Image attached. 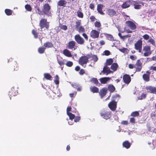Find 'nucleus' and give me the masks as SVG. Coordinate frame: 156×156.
Here are the masks:
<instances>
[{"mask_svg":"<svg viewBox=\"0 0 156 156\" xmlns=\"http://www.w3.org/2000/svg\"><path fill=\"white\" fill-rule=\"evenodd\" d=\"M39 25L41 29L45 27L47 30H48L49 22L47 21V20L46 19H42L40 21Z\"/></svg>","mask_w":156,"mask_h":156,"instance_id":"obj_1","label":"nucleus"},{"mask_svg":"<svg viewBox=\"0 0 156 156\" xmlns=\"http://www.w3.org/2000/svg\"><path fill=\"white\" fill-rule=\"evenodd\" d=\"M112 112L105 110L101 111L100 113V115L103 119H109L111 117Z\"/></svg>","mask_w":156,"mask_h":156,"instance_id":"obj_2","label":"nucleus"},{"mask_svg":"<svg viewBox=\"0 0 156 156\" xmlns=\"http://www.w3.org/2000/svg\"><path fill=\"white\" fill-rule=\"evenodd\" d=\"M142 41L141 40H138L134 44L135 49L138 50L139 52L141 53L142 50Z\"/></svg>","mask_w":156,"mask_h":156,"instance_id":"obj_3","label":"nucleus"},{"mask_svg":"<svg viewBox=\"0 0 156 156\" xmlns=\"http://www.w3.org/2000/svg\"><path fill=\"white\" fill-rule=\"evenodd\" d=\"M143 51L144 52V55L145 57L148 56L151 54V46L146 45L143 48Z\"/></svg>","mask_w":156,"mask_h":156,"instance_id":"obj_4","label":"nucleus"},{"mask_svg":"<svg viewBox=\"0 0 156 156\" xmlns=\"http://www.w3.org/2000/svg\"><path fill=\"white\" fill-rule=\"evenodd\" d=\"M88 58L86 56H82L79 59V63L83 66L84 64H86L88 62Z\"/></svg>","mask_w":156,"mask_h":156,"instance_id":"obj_5","label":"nucleus"},{"mask_svg":"<svg viewBox=\"0 0 156 156\" xmlns=\"http://www.w3.org/2000/svg\"><path fill=\"white\" fill-rule=\"evenodd\" d=\"M74 39L78 44L80 45L83 44L85 42L84 39L79 34L75 36Z\"/></svg>","mask_w":156,"mask_h":156,"instance_id":"obj_6","label":"nucleus"},{"mask_svg":"<svg viewBox=\"0 0 156 156\" xmlns=\"http://www.w3.org/2000/svg\"><path fill=\"white\" fill-rule=\"evenodd\" d=\"M135 65V68L136 69V72H139L141 70L142 68V63L140 60H138L136 62Z\"/></svg>","mask_w":156,"mask_h":156,"instance_id":"obj_7","label":"nucleus"},{"mask_svg":"<svg viewBox=\"0 0 156 156\" xmlns=\"http://www.w3.org/2000/svg\"><path fill=\"white\" fill-rule=\"evenodd\" d=\"M108 107L112 111H114L116 109L117 107V103L116 102L111 101L108 104Z\"/></svg>","mask_w":156,"mask_h":156,"instance_id":"obj_8","label":"nucleus"},{"mask_svg":"<svg viewBox=\"0 0 156 156\" xmlns=\"http://www.w3.org/2000/svg\"><path fill=\"white\" fill-rule=\"evenodd\" d=\"M18 64L16 61H14L12 63V66L11 69V72L13 73H15L18 70L19 68Z\"/></svg>","mask_w":156,"mask_h":156,"instance_id":"obj_9","label":"nucleus"},{"mask_svg":"<svg viewBox=\"0 0 156 156\" xmlns=\"http://www.w3.org/2000/svg\"><path fill=\"white\" fill-rule=\"evenodd\" d=\"M123 82L126 84L128 85L131 81V78L130 76L127 74H125L123 76Z\"/></svg>","mask_w":156,"mask_h":156,"instance_id":"obj_10","label":"nucleus"},{"mask_svg":"<svg viewBox=\"0 0 156 156\" xmlns=\"http://www.w3.org/2000/svg\"><path fill=\"white\" fill-rule=\"evenodd\" d=\"M76 42L73 41H70L68 43L67 47L68 49L72 50H75L76 49Z\"/></svg>","mask_w":156,"mask_h":156,"instance_id":"obj_11","label":"nucleus"},{"mask_svg":"<svg viewBox=\"0 0 156 156\" xmlns=\"http://www.w3.org/2000/svg\"><path fill=\"white\" fill-rule=\"evenodd\" d=\"M43 11V13L45 15H48L51 9V7L48 3H46L44 5Z\"/></svg>","mask_w":156,"mask_h":156,"instance_id":"obj_12","label":"nucleus"},{"mask_svg":"<svg viewBox=\"0 0 156 156\" xmlns=\"http://www.w3.org/2000/svg\"><path fill=\"white\" fill-rule=\"evenodd\" d=\"M126 25L132 30H134L136 28V24L130 20H128L126 22Z\"/></svg>","mask_w":156,"mask_h":156,"instance_id":"obj_13","label":"nucleus"},{"mask_svg":"<svg viewBox=\"0 0 156 156\" xmlns=\"http://www.w3.org/2000/svg\"><path fill=\"white\" fill-rule=\"evenodd\" d=\"M145 89L147 92L156 94V87L152 86H148L145 87Z\"/></svg>","mask_w":156,"mask_h":156,"instance_id":"obj_14","label":"nucleus"},{"mask_svg":"<svg viewBox=\"0 0 156 156\" xmlns=\"http://www.w3.org/2000/svg\"><path fill=\"white\" fill-rule=\"evenodd\" d=\"M151 72L148 71L146 72V73L143 75L142 77L143 80L146 82H148L150 80V75Z\"/></svg>","mask_w":156,"mask_h":156,"instance_id":"obj_15","label":"nucleus"},{"mask_svg":"<svg viewBox=\"0 0 156 156\" xmlns=\"http://www.w3.org/2000/svg\"><path fill=\"white\" fill-rule=\"evenodd\" d=\"M99 32L95 30H92L90 33V36L93 38H98L99 36Z\"/></svg>","mask_w":156,"mask_h":156,"instance_id":"obj_16","label":"nucleus"},{"mask_svg":"<svg viewBox=\"0 0 156 156\" xmlns=\"http://www.w3.org/2000/svg\"><path fill=\"white\" fill-rule=\"evenodd\" d=\"M108 89L106 87H105L102 88L99 92V94L101 98H103L107 93Z\"/></svg>","mask_w":156,"mask_h":156,"instance_id":"obj_17","label":"nucleus"},{"mask_svg":"<svg viewBox=\"0 0 156 156\" xmlns=\"http://www.w3.org/2000/svg\"><path fill=\"white\" fill-rule=\"evenodd\" d=\"M133 0H127L123 3L121 6L122 8L124 9L129 7L131 5Z\"/></svg>","mask_w":156,"mask_h":156,"instance_id":"obj_18","label":"nucleus"},{"mask_svg":"<svg viewBox=\"0 0 156 156\" xmlns=\"http://www.w3.org/2000/svg\"><path fill=\"white\" fill-rule=\"evenodd\" d=\"M104 7V5L102 4H98L97 5V10L98 12L101 15H105V13L103 12L102 10V9Z\"/></svg>","mask_w":156,"mask_h":156,"instance_id":"obj_19","label":"nucleus"},{"mask_svg":"<svg viewBox=\"0 0 156 156\" xmlns=\"http://www.w3.org/2000/svg\"><path fill=\"white\" fill-rule=\"evenodd\" d=\"M116 11L113 9H109L107 10V14L111 17L116 16Z\"/></svg>","mask_w":156,"mask_h":156,"instance_id":"obj_20","label":"nucleus"},{"mask_svg":"<svg viewBox=\"0 0 156 156\" xmlns=\"http://www.w3.org/2000/svg\"><path fill=\"white\" fill-rule=\"evenodd\" d=\"M102 72L104 74L106 73L107 74H108L111 73H112L113 72L112 71L110 70L109 67L107 66H105L103 67Z\"/></svg>","mask_w":156,"mask_h":156,"instance_id":"obj_21","label":"nucleus"},{"mask_svg":"<svg viewBox=\"0 0 156 156\" xmlns=\"http://www.w3.org/2000/svg\"><path fill=\"white\" fill-rule=\"evenodd\" d=\"M44 46L45 48H52L53 47V45L51 42L48 41L44 44Z\"/></svg>","mask_w":156,"mask_h":156,"instance_id":"obj_22","label":"nucleus"},{"mask_svg":"<svg viewBox=\"0 0 156 156\" xmlns=\"http://www.w3.org/2000/svg\"><path fill=\"white\" fill-rule=\"evenodd\" d=\"M63 54L66 56L68 57H71L72 56L70 52L68 49H66L63 51Z\"/></svg>","mask_w":156,"mask_h":156,"instance_id":"obj_23","label":"nucleus"},{"mask_svg":"<svg viewBox=\"0 0 156 156\" xmlns=\"http://www.w3.org/2000/svg\"><path fill=\"white\" fill-rule=\"evenodd\" d=\"M110 79L109 77H105L100 78V81L102 84H106L107 82Z\"/></svg>","mask_w":156,"mask_h":156,"instance_id":"obj_24","label":"nucleus"},{"mask_svg":"<svg viewBox=\"0 0 156 156\" xmlns=\"http://www.w3.org/2000/svg\"><path fill=\"white\" fill-rule=\"evenodd\" d=\"M122 145L123 147L126 149H128L131 146V144L129 141L126 140L123 142Z\"/></svg>","mask_w":156,"mask_h":156,"instance_id":"obj_25","label":"nucleus"},{"mask_svg":"<svg viewBox=\"0 0 156 156\" xmlns=\"http://www.w3.org/2000/svg\"><path fill=\"white\" fill-rule=\"evenodd\" d=\"M90 91L93 93H97L99 92L98 88L95 86H91L90 88Z\"/></svg>","mask_w":156,"mask_h":156,"instance_id":"obj_26","label":"nucleus"},{"mask_svg":"<svg viewBox=\"0 0 156 156\" xmlns=\"http://www.w3.org/2000/svg\"><path fill=\"white\" fill-rule=\"evenodd\" d=\"M118 67V65L116 63H114L112 64L111 66V69L114 72L117 70Z\"/></svg>","mask_w":156,"mask_h":156,"instance_id":"obj_27","label":"nucleus"},{"mask_svg":"<svg viewBox=\"0 0 156 156\" xmlns=\"http://www.w3.org/2000/svg\"><path fill=\"white\" fill-rule=\"evenodd\" d=\"M9 95L12 96H15L16 95L17 93V91L16 90H14V87L12 88L11 90L9 91Z\"/></svg>","mask_w":156,"mask_h":156,"instance_id":"obj_28","label":"nucleus"},{"mask_svg":"<svg viewBox=\"0 0 156 156\" xmlns=\"http://www.w3.org/2000/svg\"><path fill=\"white\" fill-rule=\"evenodd\" d=\"M120 96L119 94H116L115 95H114L112 97V101H116V103H117L118 101L119 100L120 98Z\"/></svg>","mask_w":156,"mask_h":156,"instance_id":"obj_29","label":"nucleus"},{"mask_svg":"<svg viewBox=\"0 0 156 156\" xmlns=\"http://www.w3.org/2000/svg\"><path fill=\"white\" fill-rule=\"evenodd\" d=\"M66 4V2L65 0H61L59 1L58 3V5L60 6H65Z\"/></svg>","mask_w":156,"mask_h":156,"instance_id":"obj_30","label":"nucleus"},{"mask_svg":"<svg viewBox=\"0 0 156 156\" xmlns=\"http://www.w3.org/2000/svg\"><path fill=\"white\" fill-rule=\"evenodd\" d=\"M72 86L75 88L76 89L77 91H80L82 90V88L78 84L74 83L72 84Z\"/></svg>","mask_w":156,"mask_h":156,"instance_id":"obj_31","label":"nucleus"},{"mask_svg":"<svg viewBox=\"0 0 156 156\" xmlns=\"http://www.w3.org/2000/svg\"><path fill=\"white\" fill-rule=\"evenodd\" d=\"M108 90L111 93L113 92L115 90V88L114 86L112 84H110L108 85Z\"/></svg>","mask_w":156,"mask_h":156,"instance_id":"obj_32","label":"nucleus"},{"mask_svg":"<svg viewBox=\"0 0 156 156\" xmlns=\"http://www.w3.org/2000/svg\"><path fill=\"white\" fill-rule=\"evenodd\" d=\"M90 81L91 83L94 84L96 85H98L99 83L98 80H97V78H91Z\"/></svg>","mask_w":156,"mask_h":156,"instance_id":"obj_33","label":"nucleus"},{"mask_svg":"<svg viewBox=\"0 0 156 156\" xmlns=\"http://www.w3.org/2000/svg\"><path fill=\"white\" fill-rule=\"evenodd\" d=\"M105 36L108 40L111 41H114V37H113V36L112 35L110 34H105Z\"/></svg>","mask_w":156,"mask_h":156,"instance_id":"obj_34","label":"nucleus"},{"mask_svg":"<svg viewBox=\"0 0 156 156\" xmlns=\"http://www.w3.org/2000/svg\"><path fill=\"white\" fill-rule=\"evenodd\" d=\"M32 33L34 35L35 38H37L38 37V32L36 30L33 29L32 31Z\"/></svg>","mask_w":156,"mask_h":156,"instance_id":"obj_35","label":"nucleus"},{"mask_svg":"<svg viewBox=\"0 0 156 156\" xmlns=\"http://www.w3.org/2000/svg\"><path fill=\"white\" fill-rule=\"evenodd\" d=\"M44 78L47 80H51L52 78L51 76L48 73H45L44 74Z\"/></svg>","mask_w":156,"mask_h":156,"instance_id":"obj_36","label":"nucleus"},{"mask_svg":"<svg viewBox=\"0 0 156 156\" xmlns=\"http://www.w3.org/2000/svg\"><path fill=\"white\" fill-rule=\"evenodd\" d=\"M133 2H134L133 4V5L134 6V8L135 9H140L141 8V5H137L138 3L136 1H134Z\"/></svg>","mask_w":156,"mask_h":156,"instance_id":"obj_37","label":"nucleus"},{"mask_svg":"<svg viewBox=\"0 0 156 156\" xmlns=\"http://www.w3.org/2000/svg\"><path fill=\"white\" fill-rule=\"evenodd\" d=\"M76 29V30H77L80 33L84 32L85 31L84 28L82 26Z\"/></svg>","mask_w":156,"mask_h":156,"instance_id":"obj_38","label":"nucleus"},{"mask_svg":"<svg viewBox=\"0 0 156 156\" xmlns=\"http://www.w3.org/2000/svg\"><path fill=\"white\" fill-rule=\"evenodd\" d=\"M45 49V47H40L38 49V51L40 54H43L44 53Z\"/></svg>","mask_w":156,"mask_h":156,"instance_id":"obj_39","label":"nucleus"},{"mask_svg":"<svg viewBox=\"0 0 156 156\" xmlns=\"http://www.w3.org/2000/svg\"><path fill=\"white\" fill-rule=\"evenodd\" d=\"M113 60L112 58H109L107 59L106 61V65L105 66L110 65L112 64L113 62Z\"/></svg>","mask_w":156,"mask_h":156,"instance_id":"obj_40","label":"nucleus"},{"mask_svg":"<svg viewBox=\"0 0 156 156\" xmlns=\"http://www.w3.org/2000/svg\"><path fill=\"white\" fill-rule=\"evenodd\" d=\"M139 115V113L138 111H134L132 112L131 113L130 116L133 117H136L138 116Z\"/></svg>","mask_w":156,"mask_h":156,"instance_id":"obj_41","label":"nucleus"},{"mask_svg":"<svg viewBox=\"0 0 156 156\" xmlns=\"http://www.w3.org/2000/svg\"><path fill=\"white\" fill-rule=\"evenodd\" d=\"M5 11V14L8 16L11 15L12 14V11L10 9H6Z\"/></svg>","mask_w":156,"mask_h":156,"instance_id":"obj_42","label":"nucleus"},{"mask_svg":"<svg viewBox=\"0 0 156 156\" xmlns=\"http://www.w3.org/2000/svg\"><path fill=\"white\" fill-rule=\"evenodd\" d=\"M146 94L142 93L140 96H139L138 98V100H142L144 99L146 97Z\"/></svg>","mask_w":156,"mask_h":156,"instance_id":"obj_43","label":"nucleus"},{"mask_svg":"<svg viewBox=\"0 0 156 156\" xmlns=\"http://www.w3.org/2000/svg\"><path fill=\"white\" fill-rule=\"evenodd\" d=\"M67 115L69 116V119H70L71 121H72L75 117V115L73 114L71 112L68 113V114H67Z\"/></svg>","mask_w":156,"mask_h":156,"instance_id":"obj_44","label":"nucleus"},{"mask_svg":"<svg viewBox=\"0 0 156 156\" xmlns=\"http://www.w3.org/2000/svg\"><path fill=\"white\" fill-rule=\"evenodd\" d=\"M77 16L80 18H82L83 17V13L79 11H77Z\"/></svg>","mask_w":156,"mask_h":156,"instance_id":"obj_45","label":"nucleus"},{"mask_svg":"<svg viewBox=\"0 0 156 156\" xmlns=\"http://www.w3.org/2000/svg\"><path fill=\"white\" fill-rule=\"evenodd\" d=\"M25 9L28 11H31L32 10V8L30 5L29 4H27L25 5Z\"/></svg>","mask_w":156,"mask_h":156,"instance_id":"obj_46","label":"nucleus"},{"mask_svg":"<svg viewBox=\"0 0 156 156\" xmlns=\"http://www.w3.org/2000/svg\"><path fill=\"white\" fill-rule=\"evenodd\" d=\"M148 42H150L153 45H155V41L153 38L151 37H150V38L149 39Z\"/></svg>","mask_w":156,"mask_h":156,"instance_id":"obj_47","label":"nucleus"},{"mask_svg":"<svg viewBox=\"0 0 156 156\" xmlns=\"http://www.w3.org/2000/svg\"><path fill=\"white\" fill-rule=\"evenodd\" d=\"M66 65L69 67L72 66L73 65V62L70 61H68L66 64Z\"/></svg>","mask_w":156,"mask_h":156,"instance_id":"obj_48","label":"nucleus"},{"mask_svg":"<svg viewBox=\"0 0 156 156\" xmlns=\"http://www.w3.org/2000/svg\"><path fill=\"white\" fill-rule=\"evenodd\" d=\"M118 34L120 38L123 40H124L127 38L126 35L122 36L121 33H119Z\"/></svg>","mask_w":156,"mask_h":156,"instance_id":"obj_49","label":"nucleus"},{"mask_svg":"<svg viewBox=\"0 0 156 156\" xmlns=\"http://www.w3.org/2000/svg\"><path fill=\"white\" fill-rule=\"evenodd\" d=\"M94 26L97 28H99L101 26L100 22L96 21L94 23Z\"/></svg>","mask_w":156,"mask_h":156,"instance_id":"obj_50","label":"nucleus"},{"mask_svg":"<svg viewBox=\"0 0 156 156\" xmlns=\"http://www.w3.org/2000/svg\"><path fill=\"white\" fill-rule=\"evenodd\" d=\"M76 25H75V28H76L78 27L81 26H80L81 24V20L77 21L76 22Z\"/></svg>","mask_w":156,"mask_h":156,"instance_id":"obj_51","label":"nucleus"},{"mask_svg":"<svg viewBox=\"0 0 156 156\" xmlns=\"http://www.w3.org/2000/svg\"><path fill=\"white\" fill-rule=\"evenodd\" d=\"M92 59L94 62H96L98 60V58L96 55H94L92 56Z\"/></svg>","mask_w":156,"mask_h":156,"instance_id":"obj_52","label":"nucleus"},{"mask_svg":"<svg viewBox=\"0 0 156 156\" xmlns=\"http://www.w3.org/2000/svg\"><path fill=\"white\" fill-rule=\"evenodd\" d=\"M143 38L145 40H149L150 38V36L147 34H145L143 35Z\"/></svg>","mask_w":156,"mask_h":156,"instance_id":"obj_53","label":"nucleus"},{"mask_svg":"<svg viewBox=\"0 0 156 156\" xmlns=\"http://www.w3.org/2000/svg\"><path fill=\"white\" fill-rule=\"evenodd\" d=\"M74 122H79L80 119V116H77L75 117Z\"/></svg>","mask_w":156,"mask_h":156,"instance_id":"obj_54","label":"nucleus"},{"mask_svg":"<svg viewBox=\"0 0 156 156\" xmlns=\"http://www.w3.org/2000/svg\"><path fill=\"white\" fill-rule=\"evenodd\" d=\"M89 8L94 10L95 8V5L94 3H91L90 4Z\"/></svg>","mask_w":156,"mask_h":156,"instance_id":"obj_55","label":"nucleus"},{"mask_svg":"<svg viewBox=\"0 0 156 156\" xmlns=\"http://www.w3.org/2000/svg\"><path fill=\"white\" fill-rule=\"evenodd\" d=\"M61 29L64 30H66L67 29V27L65 25H62L61 27Z\"/></svg>","mask_w":156,"mask_h":156,"instance_id":"obj_56","label":"nucleus"},{"mask_svg":"<svg viewBox=\"0 0 156 156\" xmlns=\"http://www.w3.org/2000/svg\"><path fill=\"white\" fill-rule=\"evenodd\" d=\"M79 73L80 75H83L85 73L84 70L83 69H81L80 70Z\"/></svg>","mask_w":156,"mask_h":156,"instance_id":"obj_57","label":"nucleus"},{"mask_svg":"<svg viewBox=\"0 0 156 156\" xmlns=\"http://www.w3.org/2000/svg\"><path fill=\"white\" fill-rule=\"evenodd\" d=\"M58 62L61 66H62V65L64 64V62L63 61L58 60Z\"/></svg>","mask_w":156,"mask_h":156,"instance_id":"obj_58","label":"nucleus"},{"mask_svg":"<svg viewBox=\"0 0 156 156\" xmlns=\"http://www.w3.org/2000/svg\"><path fill=\"white\" fill-rule=\"evenodd\" d=\"M105 55L106 56H108L110 55V52L109 51L105 50L104 51Z\"/></svg>","mask_w":156,"mask_h":156,"instance_id":"obj_59","label":"nucleus"},{"mask_svg":"<svg viewBox=\"0 0 156 156\" xmlns=\"http://www.w3.org/2000/svg\"><path fill=\"white\" fill-rule=\"evenodd\" d=\"M130 122L134 124L135 123V119L133 117L131 118L130 120Z\"/></svg>","mask_w":156,"mask_h":156,"instance_id":"obj_60","label":"nucleus"},{"mask_svg":"<svg viewBox=\"0 0 156 156\" xmlns=\"http://www.w3.org/2000/svg\"><path fill=\"white\" fill-rule=\"evenodd\" d=\"M77 92L76 91L74 92L73 93H70L69 94V96L71 98H73L74 96H75Z\"/></svg>","mask_w":156,"mask_h":156,"instance_id":"obj_61","label":"nucleus"},{"mask_svg":"<svg viewBox=\"0 0 156 156\" xmlns=\"http://www.w3.org/2000/svg\"><path fill=\"white\" fill-rule=\"evenodd\" d=\"M37 13L40 15H43L42 12L40 9L39 7H38L37 9Z\"/></svg>","mask_w":156,"mask_h":156,"instance_id":"obj_62","label":"nucleus"},{"mask_svg":"<svg viewBox=\"0 0 156 156\" xmlns=\"http://www.w3.org/2000/svg\"><path fill=\"white\" fill-rule=\"evenodd\" d=\"M130 58L132 60H135L137 58L136 56L133 55H130Z\"/></svg>","mask_w":156,"mask_h":156,"instance_id":"obj_63","label":"nucleus"},{"mask_svg":"<svg viewBox=\"0 0 156 156\" xmlns=\"http://www.w3.org/2000/svg\"><path fill=\"white\" fill-rule=\"evenodd\" d=\"M150 69L152 71H156V66H151Z\"/></svg>","mask_w":156,"mask_h":156,"instance_id":"obj_64","label":"nucleus"}]
</instances>
